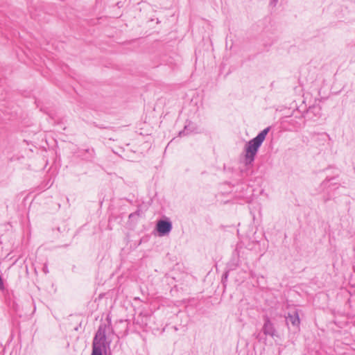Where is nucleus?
Instances as JSON below:
<instances>
[{"instance_id": "nucleus-12", "label": "nucleus", "mask_w": 355, "mask_h": 355, "mask_svg": "<svg viewBox=\"0 0 355 355\" xmlns=\"http://www.w3.org/2000/svg\"><path fill=\"white\" fill-rule=\"evenodd\" d=\"M91 355H103V353L101 352L100 350L98 351H92Z\"/></svg>"}, {"instance_id": "nucleus-3", "label": "nucleus", "mask_w": 355, "mask_h": 355, "mask_svg": "<svg viewBox=\"0 0 355 355\" xmlns=\"http://www.w3.org/2000/svg\"><path fill=\"white\" fill-rule=\"evenodd\" d=\"M286 324L290 331L293 333L299 332L300 330V319L299 311L297 309H291L285 315Z\"/></svg>"}, {"instance_id": "nucleus-17", "label": "nucleus", "mask_w": 355, "mask_h": 355, "mask_svg": "<svg viewBox=\"0 0 355 355\" xmlns=\"http://www.w3.org/2000/svg\"><path fill=\"white\" fill-rule=\"evenodd\" d=\"M278 0H271L270 1V4L272 5L273 6H275L277 3Z\"/></svg>"}, {"instance_id": "nucleus-14", "label": "nucleus", "mask_w": 355, "mask_h": 355, "mask_svg": "<svg viewBox=\"0 0 355 355\" xmlns=\"http://www.w3.org/2000/svg\"><path fill=\"white\" fill-rule=\"evenodd\" d=\"M0 289L1 290L3 289V280L1 275H0Z\"/></svg>"}, {"instance_id": "nucleus-16", "label": "nucleus", "mask_w": 355, "mask_h": 355, "mask_svg": "<svg viewBox=\"0 0 355 355\" xmlns=\"http://www.w3.org/2000/svg\"><path fill=\"white\" fill-rule=\"evenodd\" d=\"M256 338H257L259 341H261L263 339V338L261 336V332L258 333L256 335Z\"/></svg>"}, {"instance_id": "nucleus-6", "label": "nucleus", "mask_w": 355, "mask_h": 355, "mask_svg": "<svg viewBox=\"0 0 355 355\" xmlns=\"http://www.w3.org/2000/svg\"><path fill=\"white\" fill-rule=\"evenodd\" d=\"M261 331L266 336H270L271 337H274L275 336L276 329L268 316L264 317V323Z\"/></svg>"}, {"instance_id": "nucleus-13", "label": "nucleus", "mask_w": 355, "mask_h": 355, "mask_svg": "<svg viewBox=\"0 0 355 355\" xmlns=\"http://www.w3.org/2000/svg\"><path fill=\"white\" fill-rule=\"evenodd\" d=\"M270 130V127L268 126V127L266 128L265 129H263V130H261L259 133H268Z\"/></svg>"}, {"instance_id": "nucleus-18", "label": "nucleus", "mask_w": 355, "mask_h": 355, "mask_svg": "<svg viewBox=\"0 0 355 355\" xmlns=\"http://www.w3.org/2000/svg\"><path fill=\"white\" fill-rule=\"evenodd\" d=\"M330 199H331V196L329 195H328L327 197L324 198V201L327 202V201L329 200Z\"/></svg>"}, {"instance_id": "nucleus-1", "label": "nucleus", "mask_w": 355, "mask_h": 355, "mask_svg": "<svg viewBox=\"0 0 355 355\" xmlns=\"http://www.w3.org/2000/svg\"><path fill=\"white\" fill-rule=\"evenodd\" d=\"M267 135L257 136L245 143L243 153V163L247 167L252 165L259 148L266 139Z\"/></svg>"}, {"instance_id": "nucleus-19", "label": "nucleus", "mask_w": 355, "mask_h": 355, "mask_svg": "<svg viewBox=\"0 0 355 355\" xmlns=\"http://www.w3.org/2000/svg\"><path fill=\"white\" fill-rule=\"evenodd\" d=\"M188 126H189V125H186L184 126V129H185V130H187Z\"/></svg>"}, {"instance_id": "nucleus-15", "label": "nucleus", "mask_w": 355, "mask_h": 355, "mask_svg": "<svg viewBox=\"0 0 355 355\" xmlns=\"http://www.w3.org/2000/svg\"><path fill=\"white\" fill-rule=\"evenodd\" d=\"M181 135H178V136L177 137H174V138H173V139L171 140V141L168 143V145H169L170 144H172L173 142H174L177 139H179L180 138V136H181Z\"/></svg>"}, {"instance_id": "nucleus-2", "label": "nucleus", "mask_w": 355, "mask_h": 355, "mask_svg": "<svg viewBox=\"0 0 355 355\" xmlns=\"http://www.w3.org/2000/svg\"><path fill=\"white\" fill-rule=\"evenodd\" d=\"M109 343L106 342V327L105 325L101 324L98 327L97 331L93 338L92 349V351L98 350L101 352H106L107 347H109Z\"/></svg>"}, {"instance_id": "nucleus-7", "label": "nucleus", "mask_w": 355, "mask_h": 355, "mask_svg": "<svg viewBox=\"0 0 355 355\" xmlns=\"http://www.w3.org/2000/svg\"><path fill=\"white\" fill-rule=\"evenodd\" d=\"M78 156L81 157L83 159L91 160L94 156V150L86 149L83 152H80Z\"/></svg>"}, {"instance_id": "nucleus-10", "label": "nucleus", "mask_w": 355, "mask_h": 355, "mask_svg": "<svg viewBox=\"0 0 355 355\" xmlns=\"http://www.w3.org/2000/svg\"><path fill=\"white\" fill-rule=\"evenodd\" d=\"M239 266V263H238V261H232L229 264H228V268H229V270H234L237 268V266Z\"/></svg>"}, {"instance_id": "nucleus-4", "label": "nucleus", "mask_w": 355, "mask_h": 355, "mask_svg": "<svg viewBox=\"0 0 355 355\" xmlns=\"http://www.w3.org/2000/svg\"><path fill=\"white\" fill-rule=\"evenodd\" d=\"M337 175L332 177H327L320 184L319 190L320 191H325L329 193V191L338 189L340 184L337 181Z\"/></svg>"}, {"instance_id": "nucleus-9", "label": "nucleus", "mask_w": 355, "mask_h": 355, "mask_svg": "<svg viewBox=\"0 0 355 355\" xmlns=\"http://www.w3.org/2000/svg\"><path fill=\"white\" fill-rule=\"evenodd\" d=\"M142 211L140 209H137L135 212L131 213L129 215V219L133 220L135 217H141L142 216Z\"/></svg>"}, {"instance_id": "nucleus-5", "label": "nucleus", "mask_w": 355, "mask_h": 355, "mask_svg": "<svg viewBox=\"0 0 355 355\" xmlns=\"http://www.w3.org/2000/svg\"><path fill=\"white\" fill-rule=\"evenodd\" d=\"M172 227V223L168 218L157 221L156 225V230L161 236L168 234L171 231Z\"/></svg>"}, {"instance_id": "nucleus-11", "label": "nucleus", "mask_w": 355, "mask_h": 355, "mask_svg": "<svg viewBox=\"0 0 355 355\" xmlns=\"http://www.w3.org/2000/svg\"><path fill=\"white\" fill-rule=\"evenodd\" d=\"M229 271H226L222 276V283L224 284L227 280Z\"/></svg>"}, {"instance_id": "nucleus-8", "label": "nucleus", "mask_w": 355, "mask_h": 355, "mask_svg": "<svg viewBox=\"0 0 355 355\" xmlns=\"http://www.w3.org/2000/svg\"><path fill=\"white\" fill-rule=\"evenodd\" d=\"M308 114H314L315 116H321V108L318 105L309 107L307 110Z\"/></svg>"}]
</instances>
